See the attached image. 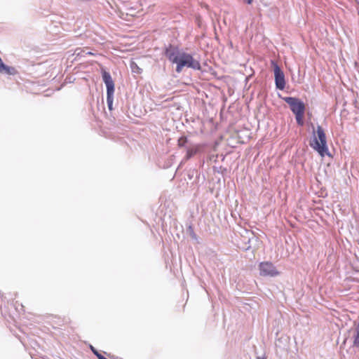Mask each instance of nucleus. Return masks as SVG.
Wrapping results in <instances>:
<instances>
[{"label": "nucleus", "mask_w": 359, "mask_h": 359, "mask_svg": "<svg viewBox=\"0 0 359 359\" xmlns=\"http://www.w3.org/2000/svg\"><path fill=\"white\" fill-rule=\"evenodd\" d=\"M105 355H107L108 357H109L111 359H115V357L114 355L110 354V353H107V352L104 351L103 352Z\"/></svg>", "instance_id": "obj_22"}, {"label": "nucleus", "mask_w": 359, "mask_h": 359, "mask_svg": "<svg viewBox=\"0 0 359 359\" xmlns=\"http://www.w3.org/2000/svg\"><path fill=\"white\" fill-rule=\"evenodd\" d=\"M271 64L273 71L275 88L278 90H284L287 84L285 73L275 60H272Z\"/></svg>", "instance_id": "obj_5"}, {"label": "nucleus", "mask_w": 359, "mask_h": 359, "mask_svg": "<svg viewBox=\"0 0 359 359\" xmlns=\"http://www.w3.org/2000/svg\"><path fill=\"white\" fill-rule=\"evenodd\" d=\"M257 359H266V358L264 355V356H259L257 358Z\"/></svg>", "instance_id": "obj_24"}, {"label": "nucleus", "mask_w": 359, "mask_h": 359, "mask_svg": "<svg viewBox=\"0 0 359 359\" xmlns=\"http://www.w3.org/2000/svg\"><path fill=\"white\" fill-rule=\"evenodd\" d=\"M205 181V176L204 173L201 172L198 170L196 175V179L192 182V184L199 187L204 184Z\"/></svg>", "instance_id": "obj_12"}, {"label": "nucleus", "mask_w": 359, "mask_h": 359, "mask_svg": "<svg viewBox=\"0 0 359 359\" xmlns=\"http://www.w3.org/2000/svg\"><path fill=\"white\" fill-rule=\"evenodd\" d=\"M13 299V298L11 293L8 294V297L4 294H1L0 298V313L4 318L6 319L7 317H9L11 319L15 320L20 314L21 311L24 312V306L18 302L15 304L11 303L9 304L8 301Z\"/></svg>", "instance_id": "obj_4"}, {"label": "nucleus", "mask_w": 359, "mask_h": 359, "mask_svg": "<svg viewBox=\"0 0 359 359\" xmlns=\"http://www.w3.org/2000/svg\"><path fill=\"white\" fill-rule=\"evenodd\" d=\"M97 359H108L105 356H104L100 352L97 353V355H95Z\"/></svg>", "instance_id": "obj_19"}, {"label": "nucleus", "mask_w": 359, "mask_h": 359, "mask_svg": "<svg viewBox=\"0 0 359 359\" xmlns=\"http://www.w3.org/2000/svg\"><path fill=\"white\" fill-rule=\"evenodd\" d=\"M114 95H107V105L109 114H108L106 112V114L111 122L116 123V121L120 123L124 121L125 116L123 115H116V109L114 108Z\"/></svg>", "instance_id": "obj_8"}, {"label": "nucleus", "mask_w": 359, "mask_h": 359, "mask_svg": "<svg viewBox=\"0 0 359 359\" xmlns=\"http://www.w3.org/2000/svg\"><path fill=\"white\" fill-rule=\"evenodd\" d=\"M162 54L172 65H175V72L180 74L184 69H190L194 72H204L202 69V58L199 53L187 52L179 46L172 43L164 44Z\"/></svg>", "instance_id": "obj_1"}, {"label": "nucleus", "mask_w": 359, "mask_h": 359, "mask_svg": "<svg viewBox=\"0 0 359 359\" xmlns=\"http://www.w3.org/2000/svg\"><path fill=\"white\" fill-rule=\"evenodd\" d=\"M278 97L287 103L290 111L294 116L296 123L298 126L302 127L305 125L304 114L306 112V104L304 102L298 97L287 96L283 97L278 93Z\"/></svg>", "instance_id": "obj_3"}, {"label": "nucleus", "mask_w": 359, "mask_h": 359, "mask_svg": "<svg viewBox=\"0 0 359 359\" xmlns=\"http://www.w3.org/2000/svg\"><path fill=\"white\" fill-rule=\"evenodd\" d=\"M88 346L89 348V349L91 351V352L95 355H97V353H99L100 351L95 348L91 344H88Z\"/></svg>", "instance_id": "obj_17"}, {"label": "nucleus", "mask_w": 359, "mask_h": 359, "mask_svg": "<svg viewBox=\"0 0 359 359\" xmlns=\"http://www.w3.org/2000/svg\"><path fill=\"white\" fill-rule=\"evenodd\" d=\"M213 170H214L215 172H217L220 173L222 175H224L227 171V169L226 168L223 167V166H219V167L214 166L213 167Z\"/></svg>", "instance_id": "obj_16"}, {"label": "nucleus", "mask_w": 359, "mask_h": 359, "mask_svg": "<svg viewBox=\"0 0 359 359\" xmlns=\"http://www.w3.org/2000/svg\"><path fill=\"white\" fill-rule=\"evenodd\" d=\"M0 74L8 76H14L18 74V72L14 67L5 64L1 58L0 60Z\"/></svg>", "instance_id": "obj_9"}, {"label": "nucleus", "mask_w": 359, "mask_h": 359, "mask_svg": "<svg viewBox=\"0 0 359 359\" xmlns=\"http://www.w3.org/2000/svg\"><path fill=\"white\" fill-rule=\"evenodd\" d=\"M186 150V154H185V156L184 157V159L183 161H188L189 160L190 158H191L193 156H194L198 150L195 148H191V147H188L187 149H185Z\"/></svg>", "instance_id": "obj_13"}, {"label": "nucleus", "mask_w": 359, "mask_h": 359, "mask_svg": "<svg viewBox=\"0 0 359 359\" xmlns=\"http://www.w3.org/2000/svg\"><path fill=\"white\" fill-rule=\"evenodd\" d=\"M205 164V161L204 159H199L198 161V165L200 167H203Z\"/></svg>", "instance_id": "obj_20"}, {"label": "nucleus", "mask_w": 359, "mask_h": 359, "mask_svg": "<svg viewBox=\"0 0 359 359\" xmlns=\"http://www.w3.org/2000/svg\"><path fill=\"white\" fill-rule=\"evenodd\" d=\"M307 118V124L312 129L311 136L309 140V146L323 158L325 156H331L327 145V140L325 131L322 126L317 125L315 128L313 123L311 121L312 113L310 111H306Z\"/></svg>", "instance_id": "obj_2"}, {"label": "nucleus", "mask_w": 359, "mask_h": 359, "mask_svg": "<svg viewBox=\"0 0 359 359\" xmlns=\"http://www.w3.org/2000/svg\"><path fill=\"white\" fill-rule=\"evenodd\" d=\"M1 59V57H0V60Z\"/></svg>", "instance_id": "obj_26"}, {"label": "nucleus", "mask_w": 359, "mask_h": 359, "mask_svg": "<svg viewBox=\"0 0 359 359\" xmlns=\"http://www.w3.org/2000/svg\"><path fill=\"white\" fill-rule=\"evenodd\" d=\"M130 67L131 69L132 72L137 74H140L143 72V69L142 68H140L138 66V65L133 60L130 61Z\"/></svg>", "instance_id": "obj_14"}, {"label": "nucleus", "mask_w": 359, "mask_h": 359, "mask_svg": "<svg viewBox=\"0 0 359 359\" xmlns=\"http://www.w3.org/2000/svg\"><path fill=\"white\" fill-rule=\"evenodd\" d=\"M197 170L198 169L196 168H190L187 170V177L189 180L194 181L196 179Z\"/></svg>", "instance_id": "obj_15"}, {"label": "nucleus", "mask_w": 359, "mask_h": 359, "mask_svg": "<svg viewBox=\"0 0 359 359\" xmlns=\"http://www.w3.org/2000/svg\"><path fill=\"white\" fill-rule=\"evenodd\" d=\"M186 233L187 235H189L192 240H194L196 243L200 244L201 243V240L198 238V236L196 235L194 230L193 225L191 224H189L187 226Z\"/></svg>", "instance_id": "obj_10"}, {"label": "nucleus", "mask_w": 359, "mask_h": 359, "mask_svg": "<svg viewBox=\"0 0 359 359\" xmlns=\"http://www.w3.org/2000/svg\"><path fill=\"white\" fill-rule=\"evenodd\" d=\"M116 115H123L124 116V111L123 110L121 109V113H120L119 111H116Z\"/></svg>", "instance_id": "obj_23"}, {"label": "nucleus", "mask_w": 359, "mask_h": 359, "mask_svg": "<svg viewBox=\"0 0 359 359\" xmlns=\"http://www.w3.org/2000/svg\"><path fill=\"white\" fill-rule=\"evenodd\" d=\"M258 269L259 275L262 277L274 278L280 274L276 266L270 261L260 262Z\"/></svg>", "instance_id": "obj_6"}, {"label": "nucleus", "mask_w": 359, "mask_h": 359, "mask_svg": "<svg viewBox=\"0 0 359 359\" xmlns=\"http://www.w3.org/2000/svg\"><path fill=\"white\" fill-rule=\"evenodd\" d=\"M177 146L179 148L187 149L190 147L189 140L188 136L182 135L177 140Z\"/></svg>", "instance_id": "obj_11"}, {"label": "nucleus", "mask_w": 359, "mask_h": 359, "mask_svg": "<svg viewBox=\"0 0 359 359\" xmlns=\"http://www.w3.org/2000/svg\"><path fill=\"white\" fill-rule=\"evenodd\" d=\"M250 239L249 238L247 242H245L246 244H248V246L245 248H243L244 251H248L251 248V246L250 245Z\"/></svg>", "instance_id": "obj_18"}, {"label": "nucleus", "mask_w": 359, "mask_h": 359, "mask_svg": "<svg viewBox=\"0 0 359 359\" xmlns=\"http://www.w3.org/2000/svg\"><path fill=\"white\" fill-rule=\"evenodd\" d=\"M203 65H205H205H207V62H206L205 61V62H202V66H203Z\"/></svg>", "instance_id": "obj_25"}, {"label": "nucleus", "mask_w": 359, "mask_h": 359, "mask_svg": "<svg viewBox=\"0 0 359 359\" xmlns=\"http://www.w3.org/2000/svg\"><path fill=\"white\" fill-rule=\"evenodd\" d=\"M102 80L106 86L107 95H114L115 83L110 72L104 67L100 69Z\"/></svg>", "instance_id": "obj_7"}, {"label": "nucleus", "mask_w": 359, "mask_h": 359, "mask_svg": "<svg viewBox=\"0 0 359 359\" xmlns=\"http://www.w3.org/2000/svg\"><path fill=\"white\" fill-rule=\"evenodd\" d=\"M245 4L248 5H251L253 3L254 0H242Z\"/></svg>", "instance_id": "obj_21"}]
</instances>
